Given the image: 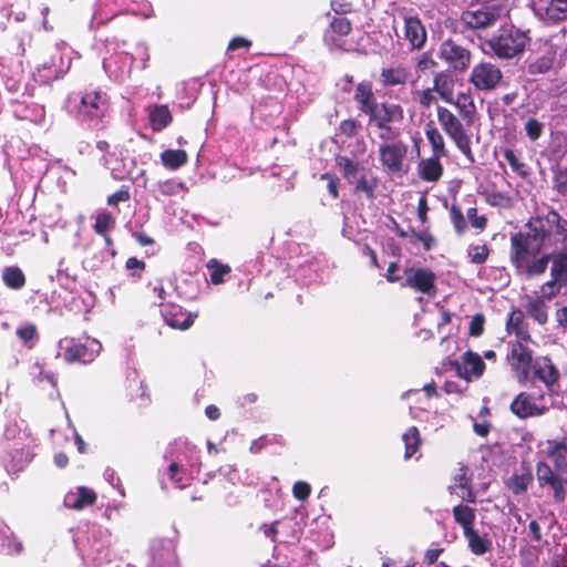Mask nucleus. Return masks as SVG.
<instances>
[{
  "instance_id": "f257e3e1",
  "label": "nucleus",
  "mask_w": 567,
  "mask_h": 567,
  "mask_svg": "<svg viewBox=\"0 0 567 567\" xmlns=\"http://www.w3.org/2000/svg\"><path fill=\"white\" fill-rule=\"evenodd\" d=\"M550 247L546 254H567V218L555 208L545 215L530 217L524 230L511 235L509 255H543L542 250Z\"/></svg>"
},
{
  "instance_id": "f03ea898",
  "label": "nucleus",
  "mask_w": 567,
  "mask_h": 567,
  "mask_svg": "<svg viewBox=\"0 0 567 567\" xmlns=\"http://www.w3.org/2000/svg\"><path fill=\"white\" fill-rule=\"evenodd\" d=\"M453 104L458 115L444 106H437V121L444 133L453 141L457 150L465 156V158L473 164L475 157L472 151V140L468 133L470 128L474 125L477 110L471 95L465 93L457 94L453 99Z\"/></svg>"
},
{
  "instance_id": "7ed1b4c3",
  "label": "nucleus",
  "mask_w": 567,
  "mask_h": 567,
  "mask_svg": "<svg viewBox=\"0 0 567 567\" xmlns=\"http://www.w3.org/2000/svg\"><path fill=\"white\" fill-rule=\"evenodd\" d=\"M509 262L516 274L526 278L545 275L549 267V277L567 287V254L509 255ZM567 295V290L564 292Z\"/></svg>"
},
{
  "instance_id": "20e7f679",
  "label": "nucleus",
  "mask_w": 567,
  "mask_h": 567,
  "mask_svg": "<svg viewBox=\"0 0 567 567\" xmlns=\"http://www.w3.org/2000/svg\"><path fill=\"white\" fill-rule=\"evenodd\" d=\"M529 37L514 25L502 27L488 41L487 45L499 59H513L525 51Z\"/></svg>"
},
{
  "instance_id": "39448f33",
  "label": "nucleus",
  "mask_w": 567,
  "mask_h": 567,
  "mask_svg": "<svg viewBox=\"0 0 567 567\" xmlns=\"http://www.w3.org/2000/svg\"><path fill=\"white\" fill-rule=\"evenodd\" d=\"M439 58L454 72L466 71L472 62V52L456 40L447 38L440 44Z\"/></svg>"
},
{
  "instance_id": "423d86ee",
  "label": "nucleus",
  "mask_w": 567,
  "mask_h": 567,
  "mask_svg": "<svg viewBox=\"0 0 567 567\" xmlns=\"http://www.w3.org/2000/svg\"><path fill=\"white\" fill-rule=\"evenodd\" d=\"M516 379L519 383L530 380L532 367L534 364L533 350L522 341L509 343V351L506 357Z\"/></svg>"
},
{
  "instance_id": "0eeeda50",
  "label": "nucleus",
  "mask_w": 567,
  "mask_h": 567,
  "mask_svg": "<svg viewBox=\"0 0 567 567\" xmlns=\"http://www.w3.org/2000/svg\"><path fill=\"white\" fill-rule=\"evenodd\" d=\"M404 282L401 287L411 288L416 292H421L429 297L436 295V275L433 270L426 267H410L404 269Z\"/></svg>"
},
{
  "instance_id": "6e6552de",
  "label": "nucleus",
  "mask_w": 567,
  "mask_h": 567,
  "mask_svg": "<svg viewBox=\"0 0 567 567\" xmlns=\"http://www.w3.org/2000/svg\"><path fill=\"white\" fill-rule=\"evenodd\" d=\"M409 153V146L402 141L381 143L379 145V159L381 165L392 174L404 169V162Z\"/></svg>"
},
{
  "instance_id": "1a4fd4ad",
  "label": "nucleus",
  "mask_w": 567,
  "mask_h": 567,
  "mask_svg": "<svg viewBox=\"0 0 567 567\" xmlns=\"http://www.w3.org/2000/svg\"><path fill=\"white\" fill-rule=\"evenodd\" d=\"M101 349V343L95 339H87L83 343L71 339L64 348L63 359L70 364H89L95 360Z\"/></svg>"
},
{
  "instance_id": "9d476101",
  "label": "nucleus",
  "mask_w": 567,
  "mask_h": 567,
  "mask_svg": "<svg viewBox=\"0 0 567 567\" xmlns=\"http://www.w3.org/2000/svg\"><path fill=\"white\" fill-rule=\"evenodd\" d=\"M502 14L499 6L487 4L477 10H465L461 14V22L471 30L486 29L494 25Z\"/></svg>"
},
{
  "instance_id": "9b49d317",
  "label": "nucleus",
  "mask_w": 567,
  "mask_h": 567,
  "mask_svg": "<svg viewBox=\"0 0 567 567\" xmlns=\"http://www.w3.org/2000/svg\"><path fill=\"white\" fill-rule=\"evenodd\" d=\"M502 78L499 68L491 62H481L472 69L468 81L480 91H491L497 86Z\"/></svg>"
},
{
  "instance_id": "f8f14e48",
  "label": "nucleus",
  "mask_w": 567,
  "mask_h": 567,
  "mask_svg": "<svg viewBox=\"0 0 567 567\" xmlns=\"http://www.w3.org/2000/svg\"><path fill=\"white\" fill-rule=\"evenodd\" d=\"M559 377L560 372L549 357L544 355L535 359L530 379L538 380L549 391H553L554 386L558 384Z\"/></svg>"
},
{
  "instance_id": "ddd939ff",
  "label": "nucleus",
  "mask_w": 567,
  "mask_h": 567,
  "mask_svg": "<svg viewBox=\"0 0 567 567\" xmlns=\"http://www.w3.org/2000/svg\"><path fill=\"white\" fill-rule=\"evenodd\" d=\"M161 315L164 321L173 329L187 330L194 323L197 315L186 312L182 306L175 302H161Z\"/></svg>"
},
{
  "instance_id": "4468645a",
  "label": "nucleus",
  "mask_w": 567,
  "mask_h": 567,
  "mask_svg": "<svg viewBox=\"0 0 567 567\" xmlns=\"http://www.w3.org/2000/svg\"><path fill=\"white\" fill-rule=\"evenodd\" d=\"M451 364L456 374L466 381H471L472 378H481L486 368L482 357L471 350L463 354V363L453 361Z\"/></svg>"
},
{
  "instance_id": "2eb2a0df",
  "label": "nucleus",
  "mask_w": 567,
  "mask_h": 567,
  "mask_svg": "<svg viewBox=\"0 0 567 567\" xmlns=\"http://www.w3.org/2000/svg\"><path fill=\"white\" fill-rule=\"evenodd\" d=\"M368 117L373 125H396L403 122L404 110L400 104L381 102L379 109Z\"/></svg>"
},
{
  "instance_id": "dca6fc26",
  "label": "nucleus",
  "mask_w": 567,
  "mask_h": 567,
  "mask_svg": "<svg viewBox=\"0 0 567 567\" xmlns=\"http://www.w3.org/2000/svg\"><path fill=\"white\" fill-rule=\"evenodd\" d=\"M509 410L519 419H528L543 415L546 409L539 408L529 393L520 392L512 401Z\"/></svg>"
},
{
  "instance_id": "f3484780",
  "label": "nucleus",
  "mask_w": 567,
  "mask_h": 567,
  "mask_svg": "<svg viewBox=\"0 0 567 567\" xmlns=\"http://www.w3.org/2000/svg\"><path fill=\"white\" fill-rule=\"evenodd\" d=\"M404 35L413 49H422L426 42L427 33L421 19L416 16H404Z\"/></svg>"
},
{
  "instance_id": "a211bd4d",
  "label": "nucleus",
  "mask_w": 567,
  "mask_h": 567,
  "mask_svg": "<svg viewBox=\"0 0 567 567\" xmlns=\"http://www.w3.org/2000/svg\"><path fill=\"white\" fill-rule=\"evenodd\" d=\"M505 329L508 334H515L520 341H532L528 322L519 308H513L507 315Z\"/></svg>"
},
{
  "instance_id": "6ab92c4d",
  "label": "nucleus",
  "mask_w": 567,
  "mask_h": 567,
  "mask_svg": "<svg viewBox=\"0 0 567 567\" xmlns=\"http://www.w3.org/2000/svg\"><path fill=\"white\" fill-rule=\"evenodd\" d=\"M353 99L359 111L367 116L372 114L380 105L372 90V85L369 82H360L357 84Z\"/></svg>"
},
{
  "instance_id": "aec40b11",
  "label": "nucleus",
  "mask_w": 567,
  "mask_h": 567,
  "mask_svg": "<svg viewBox=\"0 0 567 567\" xmlns=\"http://www.w3.org/2000/svg\"><path fill=\"white\" fill-rule=\"evenodd\" d=\"M107 101L99 91L87 92L81 99L80 111L90 118H100L106 111Z\"/></svg>"
},
{
  "instance_id": "412c9836",
  "label": "nucleus",
  "mask_w": 567,
  "mask_h": 567,
  "mask_svg": "<svg viewBox=\"0 0 567 567\" xmlns=\"http://www.w3.org/2000/svg\"><path fill=\"white\" fill-rule=\"evenodd\" d=\"M411 73L404 65L385 66L381 69L379 82L383 87L404 86Z\"/></svg>"
},
{
  "instance_id": "4be33fe9",
  "label": "nucleus",
  "mask_w": 567,
  "mask_h": 567,
  "mask_svg": "<svg viewBox=\"0 0 567 567\" xmlns=\"http://www.w3.org/2000/svg\"><path fill=\"white\" fill-rule=\"evenodd\" d=\"M442 156L433 155L423 158L417 164V176L427 183H436L443 176L444 167L440 161Z\"/></svg>"
},
{
  "instance_id": "5701e85b",
  "label": "nucleus",
  "mask_w": 567,
  "mask_h": 567,
  "mask_svg": "<svg viewBox=\"0 0 567 567\" xmlns=\"http://www.w3.org/2000/svg\"><path fill=\"white\" fill-rule=\"evenodd\" d=\"M97 499L96 493L85 486L78 487L75 493H68L64 503L69 508L81 511L87 506L95 504Z\"/></svg>"
},
{
  "instance_id": "b1692460",
  "label": "nucleus",
  "mask_w": 567,
  "mask_h": 567,
  "mask_svg": "<svg viewBox=\"0 0 567 567\" xmlns=\"http://www.w3.org/2000/svg\"><path fill=\"white\" fill-rule=\"evenodd\" d=\"M526 313L539 326H545L549 320V307L542 297H526L524 305Z\"/></svg>"
},
{
  "instance_id": "393cba45",
  "label": "nucleus",
  "mask_w": 567,
  "mask_h": 567,
  "mask_svg": "<svg viewBox=\"0 0 567 567\" xmlns=\"http://www.w3.org/2000/svg\"><path fill=\"white\" fill-rule=\"evenodd\" d=\"M546 454L553 461L557 472H567V442L565 440H548Z\"/></svg>"
},
{
  "instance_id": "a878e982",
  "label": "nucleus",
  "mask_w": 567,
  "mask_h": 567,
  "mask_svg": "<svg viewBox=\"0 0 567 567\" xmlns=\"http://www.w3.org/2000/svg\"><path fill=\"white\" fill-rule=\"evenodd\" d=\"M147 114L153 132H161L173 122V115L165 104L147 106Z\"/></svg>"
},
{
  "instance_id": "bb28decb",
  "label": "nucleus",
  "mask_w": 567,
  "mask_h": 567,
  "mask_svg": "<svg viewBox=\"0 0 567 567\" xmlns=\"http://www.w3.org/2000/svg\"><path fill=\"white\" fill-rule=\"evenodd\" d=\"M543 19L549 23L567 20V0H544Z\"/></svg>"
},
{
  "instance_id": "cd10ccee",
  "label": "nucleus",
  "mask_w": 567,
  "mask_h": 567,
  "mask_svg": "<svg viewBox=\"0 0 567 567\" xmlns=\"http://www.w3.org/2000/svg\"><path fill=\"white\" fill-rule=\"evenodd\" d=\"M23 550V545L17 539L12 530L3 522H0V553L18 555Z\"/></svg>"
},
{
  "instance_id": "c85d7f7f",
  "label": "nucleus",
  "mask_w": 567,
  "mask_h": 567,
  "mask_svg": "<svg viewBox=\"0 0 567 567\" xmlns=\"http://www.w3.org/2000/svg\"><path fill=\"white\" fill-rule=\"evenodd\" d=\"M352 31L351 21L342 16H333L326 31V39L336 42L340 38L349 35Z\"/></svg>"
},
{
  "instance_id": "c756f323",
  "label": "nucleus",
  "mask_w": 567,
  "mask_h": 567,
  "mask_svg": "<svg viewBox=\"0 0 567 567\" xmlns=\"http://www.w3.org/2000/svg\"><path fill=\"white\" fill-rule=\"evenodd\" d=\"M433 89L445 102H453L454 81L446 71L436 72L433 79Z\"/></svg>"
},
{
  "instance_id": "7c9ffc66",
  "label": "nucleus",
  "mask_w": 567,
  "mask_h": 567,
  "mask_svg": "<svg viewBox=\"0 0 567 567\" xmlns=\"http://www.w3.org/2000/svg\"><path fill=\"white\" fill-rule=\"evenodd\" d=\"M453 516L455 523L462 528L463 534L470 533L474 528L476 519L475 508L464 504L455 505L453 507Z\"/></svg>"
},
{
  "instance_id": "2f4dec72",
  "label": "nucleus",
  "mask_w": 567,
  "mask_h": 567,
  "mask_svg": "<svg viewBox=\"0 0 567 567\" xmlns=\"http://www.w3.org/2000/svg\"><path fill=\"white\" fill-rule=\"evenodd\" d=\"M464 536L467 539L470 550L474 555L482 556L493 548L492 539L487 535L481 536L475 528L470 530V533H465Z\"/></svg>"
},
{
  "instance_id": "473e14b6",
  "label": "nucleus",
  "mask_w": 567,
  "mask_h": 567,
  "mask_svg": "<svg viewBox=\"0 0 567 567\" xmlns=\"http://www.w3.org/2000/svg\"><path fill=\"white\" fill-rule=\"evenodd\" d=\"M555 60L556 52L549 49L543 55L528 63L527 72L530 75L545 74L553 68Z\"/></svg>"
},
{
  "instance_id": "72a5a7b5",
  "label": "nucleus",
  "mask_w": 567,
  "mask_h": 567,
  "mask_svg": "<svg viewBox=\"0 0 567 567\" xmlns=\"http://www.w3.org/2000/svg\"><path fill=\"white\" fill-rule=\"evenodd\" d=\"M334 161L336 165L340 168L343 178L350 184L354 182L360 171H363V167H361L358 162L348 156L336 155Z\"/></svg>"
},
{
  "instance_id": "f704fd0d",
  "label": "nucleus",
  "mask_w": 567,
  "mask_h": 567,
  "mask_svg": "<svg viewBox=\"0 0 567 567\" xmlns=\"http://www.w3.org/2000/svg\"><path fill=\"white\" fill-rule=\"evenodd\" d=\"M2 280L8 288L13 290L22 289L27 282L23 271L17 266H9L3 269Z\"/></svg>"
},
{
  "instance_id": "c9c22d12",
  "label": "nucleus",
  "mask_w": 567,
  "mask_h": 567,
  "mask_svg": "<svg viewBox=\"0 0 567 567\" xmlns=\"http://www.w3.org/2000/svg\"><path fill=\"white\" fill-rule=\"evenodd\" d=\"M163 165L168 169H178L188 162V155L184 150H165L161 154Z\"/></svg>"
},
{
  "instance_id": "e433bc0d",
  "label": "nucleus",
  "mask_w": 567,
  "mask_h": 567,
  "mask_svg": "<svg viewBox=\"0 0 567 567\" xmlns=\"http://www.w3.org/2000/svg\"><path fill=\"white\" fill-rule=\"evenodd\" d=\"M533 482V475L530 472L523 474H514L505 481L506 487L514 495H522L527 492L529 484Z\"/></svg>"
},
{
  "instance_id": "4c0bfd02",
  "label": "nucleus",
  "mask_w": 567,
  "mask_h": 567,
  "mask_svg": "<svg viewBox=\"0 0 567 567\" xmlns=\"http://www.w3.org/2000/svg\"><path fill=\"white\" fill-rule=\"evenodd\" d=\"M402 439L405 445L404 457L409 460L417 452L422 443L419 429L416 426L409 427Z\"/></svg>"
},
{
  "instance_id": "58836bf2",
  "label": "nucleus",
  "mask_w": 567,
  "mask_h": 567,
  "mask_svg": "<svg viewBox=\"0 0 567 567\" xmlns=\"http://www.w3.org/2000/svg\"><path fill=\"white\" fill-rule=\"evenodd\" d=\"M425 135L432 146L433 155L445 157L447 155V151L443 135L440 131L435 126L427 125Z\"/></svg>"
},
{
  "instance_id": "ea45409f",
  "label": "nucleus",
  "mask_w": 567,
  "mask_h": 567,
  "mask_svg": "<svg viewBox=\"0 0 567 567\" xmlns=\"http://www.w3.org/2000/svg\"><path fill=\"white\" fill-rule=\"evenodd\" d=\"M378 187V177L362 174L355 182L354 193H363L368 199L375 198V188Z\"/></svg>"
},
{
  "instance_id": "a19ab883",
  "label": "nucleus",
  "mask_w": 567,
  "mask_h": 567,
  "mask_svg": "<svg viewBox=\"0 0 567 567\" xmlns=\"http://www.w3.org/2000/svg\"><path fill=\"white\" fill-rule=\"evenodd\" d=\"M206 267L210 270V282L213 285L225 282V276L231 272V268L228 265L221 264L215 258L209 259Z\"/></svg>"
},
{
  "instance_id": "79ce46f5",
  "label": "nucleus",
  "mask_w": 567,
  "mask_h": 567,
  "mask_svg": "<svg viewBox=\"0 0 567 567\" xmlns=\"http://www.w3.org/2000/svg\"><path fill=\"white\" fill-rule=\"evenodd\" d=\"M115 223L116 220L110 212H100L95 217L93 229L95 234L106 236V233L114 228Z\"/></svg>"
},
{
  "instance_id": "37998d69",
  "label": "nucleus",
  "mask_w": 567,
  "mask_h": 567,
  "mask_svg": "<svg viewBox=\"0 0 567 567\" xmlns=\"http://www.w3.org/2000/svg\"><path fill=\"white\" fill-rule=\"evenodd\" d=\"M450 219L457 236H463L467 230V223L461 207L452 204L450 207Z\"/></svg>"
},
{
  "instance_id": "c03bdc74",
  "label": "nucleus",
  "mask_w": 567,
  "mask_h": 567,
  "mask_svg": "<svg viewBox=\"0 0 567 567\" xmlns=\"http://www.w3.org/2000/svg\"><path fill=\"white\" fill-rule=\"evenodd\" d=\"M563 290L566 291L567 287H565L559 281L553 279L551 277H549V279L540 286L542 295L539 297L544 298L545 301L553 300L558 295H560L563 292Z\"/></svg>"
},
{
  "instance_id": "a18cd8bd",
  "label": "nucleus",
  "mask_w": 567,
  "mask_h": 567,
  "mask_svg": "<svg viewBox=\"0 0 567 567\" xmlns=\"http://www.w3.org/2000/svg\"><path fill=\"white\" fill-rule=\"evenodd\" d=\"M361 128V123L358 120L350 117L340 122L338 126V134L351 138L358 135Z\"/></svg>"
},
{
  "instance_id": "49530a36",
  "label": "nucleus",
  "mask_w": 567,
  "mask_h": 567,
  "mask_svg": "<svg viewBox=\"0 0 567 567\" xmlns=\"http://www.w3.org/2000/svg\"><path fill=\"white\" fill-rule=\"evenodd\" d=\"M379 130L378 137L383 143H393L400 141L401 130L396 125H374Z\"/></svg>"
},
{
  "instance_id": "de8ad7c7",
  "label": "nucleus",
  "mask_w": 567,
  "mask_h": 567,
  "mask_svg": "<svg viewBox=\"0 0 567 567\" xmlns=\"http://www.w3.org/2000/svg\"><path fill=\"white\" fill-rule=\"evenodd\" d=\"M558 474L546 462L536 465V477L540 487L546 486Z\"/></svg>"
},
{
  "instance_id": "09e8293b",
  "label": "nucleus",
  "mask_w": 567,
  "mask_h": 567,
  "mask_svg": "<svg viewBox=\"0 0 567 567\" xmlns=\"http://www.w3.org/2000/svg\"><path fill=\"white\" fill-rule=\"evenodd\" d=\"M467 252L472 264L482 265L487 260L491 249L487 245H477L470 246Z\"/></svg>"
},
{
  "instance_id": "8fccbe9b",
  "label": "nucleus",
  "mask_w": 567,
  "mask_h": 567,
  "mask_svg": "<svg viewBox=\"0 0 567 567\" xmlns=\"http://www.w3.org/2000/svg\"><path fill=\"white\" fill-rule=\"evenodd\" d=\"M524 130L530 141H537L544 132V124L536 117H528L524 123Z\"/></svg>"
},
{
  "instance_id": "3c124183",
  "label": "nucleus",
  "mask_w": 567,
  "mask_h": 567,
  "mask_svg": "<svg viewBox=\"0 0 567 567\" xmlns=\"http://www.w3.org/2000/svg\"><path fill=\"white\" fill-rule=\"evenodd\" d=\"M546 486L553 489L554 499L558 503L564 502L566 497V481L559 475L555 476Z\"/></svg>"
},
{
  "instance_id": "603ef678",
  "label": "nucleus",
  "mask_w": 567,
  "mask_h": 567,
  "mask_svg": "<svg viewBox=\"0 0 567 567\" xmlns=\"http://www.w3.org/2000/svg\"><path fill=\"white\" fill-rule=\"evenodd\" d=\"M466 216L471 223V226L477 229L480 233L485 230L487 226V217L485 215H478L476 207H471L466 212Z\"/></svg>"
},
{
  "instance_id": "864d4df0",
  "label": "nucleus",
  "mask_w": 567,
  "mask_h": 567,
  "mask_svg": "<svg viewBox=\"0 0 567 567\" xmlns=\"http://www.w3.org/2000/svg\"><path fill=\"white\" fill-rule=\"evenodd\" d=\"M433 92H435L433 87H427L415 92V100L421 107L429 109L436 101V97L433 94Z\"/></svg>"
},
{
  "instance_id": "5fc2aeb1",
  "label": "nucleus",
  "mask_w": 567,
  "mask_h": 567,
  "mask_svg": "<svg viewBox=\"0 0 567 567\" xmlns=\"http://www.w3.org/2000/svg\"><path fill=\"white\" fill-rule=\"evenodd\" d=\"M437 66V62L433 59L430 52H423L416 62V70L420 73H426L429 71H433Z\"/></svg>"
},
{
  "instance_id": "6e6d98bb",
  "label": "nucleus",
  "mask_w": 567,
  "mask_h": 567,
  "mask_svg": "<svg viewBox=\"0 0 567 567\" xmlns=\"http://www.w3.org/2000/svg\"><path fill=\"white\" fill-rule=\"evenodd\" d=\"M484 330H485V316L481 312L474 315L470 322L468 334L471 337L477 338L484 333Z\"/></svg>"
},
{
  "instance_id": "4d7b16f0",
  "label": "nucleus",
  "mask_w": 567,
  "mask_h": 567,
  "mask_svg": "<svg viewBox=\"0 0 567 567\" xmlns=\"http://www.w3.org/2000/svg\"><path fill=\"white\" fill-rule=\"evenodd\" d=\"M320 179L327 181V189H328L330 196L333 199H338L339 195H340L339 194L340 178L334 174L323 173V174H321Z\"/></svg>"
},
{
  "instance_id": "13d9d810",
  "label": "nucleus",
  "mask_w": 567,
  "mask_h": 567,
  "mask_svg": "<svg viewBox=\"0 0 567 567\" xmlns=\"http://www.w3.org/2000/svg\"><path fill=\"white\" fill-rule=\"evenodd\" d=\"M16 333L25 344L38 339V329L33 323L19 327Z\"/></svg>"
},
{
  "instance_id": "bf43d9fd",
  "label": "nucleus",
  "mask_w": 567,
  "mask_h": 567,
  "mask_svg": "<svg viewBox=\"0 0 567 567\" xmlns=\"http://www.w3.org/2000/svg\"><path fill=\"white\" fill-rule=\"evenodd\" d=\"M130 198V187L123 185L120 189L107 197L106 203L110 206H117L120 203L127 202Z\"/></svg>"
},
{
  "instance_id": "052dcab7",
  "label": "nucleus",
  "mask_w": 567,
  "mask_h": 567,
  "mask_svg": "<svg viewBox=\"0 0 567 567\" xmlns=\"http://www.w3.org/2000/svg\"><path fill=\"white\" fill-rule=\"evenodd\" d=\"M555 188L561 196H567V168H559L554 176Z\"/></svg>"
},
{
  "instance_id": "680f3d73",
  "label": "nucleus",
  "mask_w": 567,
  "mask_h": 567,
  "mask_svg": "<svg viewBox=\"0 0 567 567\" xmlns=\"http://www.w3.org/2000/svg\"><path fill=\"white\" fill-rule=\"evenodd\" d=\"M486 200L493 207H508L511 205V197L501 192L488 194Z\"/></svg>"
},
{
  "instance_id": "e2e57ef3",
  "label": "nucleus",
  "mask_w": 567,
  "mask_h": 567,
  "mask_svg": "<svg viewBox=\"0 0 567 567\" xmlns=\"http://www.w3.org/2000/svg\"><path fill=\"white\" fill-rule=\"evenodd\" d=\"M293 497L299 501H306L311 494V486L305 481H298L292 486Z\"/></svg>"
},
{
  "instance_id": "0e129e2a",
  "label": "nucleus",
  "mask_w": 567,
  "mask_h": 567,
  "mask_svg": "<svg viewBox=\"0 0 567 567\" xmlns=\"http://www.w3.org/2000/svg\"><path fill=\"white\" fill-rule=\"evenodd\" d=\"M504 158L507 161V163L509 164L514 172L522 176L526 175V172L524 171L525 165L522 162H519L513 150H505Z\"/></svg>"
},
{
  "instance_id": "69168bd1",
  "label": "nucleus",
  "mask_w": 567,
  "mask_h": 567,
  "mask_svg": "<svg viewBox=\"0 0 567 567\" xmlns=\"http://www.w3.org/2000/svg\"><path fill=\"white\" fill-rule=\"evenodd\" d=\"M181 184H177L173 179H167L158 184V193L163 196L177 195Z\"/></svg>"
},
{
  "instance_id": "338daca9",
  "label": "nucleus",
  "mask_w": 567,
  "mask_h": 567,
  "mask_svg": "<svg viewBox=\"0 0 567 567\" xmlns=\"http://www.w3.org/2000/svg\"><path fill=\"white\" fill-rule=\"evenodd\" d=\"M411 236L421 241L425 250H431L435 244L434 237L427 231L417 233L411 227Z\"/></svg>"
},
{
  "instance_id": "774afa93",
  "label": "nucleus",
  "mask_w": 567,
  "mask_h": 567,
  "mask_svg": "<svg viewBox=\"0 0 567 567\" xmlns=\"http://www.w3.org/2000/svg\"><path fill=\"white\" fill-rule=\"evenodd\" d=\"M455 485L463 489L472 485V476L467 474V468L465 466L460 468V473H457L454 477Z\"/></svg>"
}]
</instances>
